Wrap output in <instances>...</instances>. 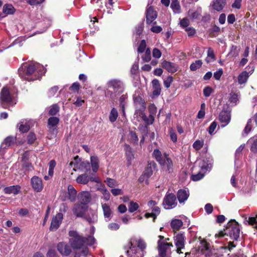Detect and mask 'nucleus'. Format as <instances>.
<instances>
[{
  "label": "nucleus",
  "instance_id": "37998d69",
  "mask_svg": "<svg viewBox=\"0 0 257 257\" xmlns=\"http://www.w3.org/2000/svg\"><path fill=\"white\" fill-rule=\"evenodd\" d=\"M143 61L149 62L151 59V52L150 48H147L145 54L142 56Z\"/></svg>",
  "mask_w": 257,
  "mask_h": 257
},
{
  "label": "nucleus",
  "instance_id": "774afa93",
  "mask_svg": "<svg viewBox=\"0 0 257 257\" xmlns=\"http://www.w3.org/2000/svg\"><path fill=\"white\" fill-rule=\"evenodd\" d=\"M217 126V123L215 121L212 122L208 127V132L211 135L214 132Z\"/></svg>",
  "mask_w": 257,
  "mask_h": 257
},
{
  "label": "nucleus",
  "instance_id": "4c0bfd02",
  "mask_svg": "<svg viewBox=\"0 0 257 257\" xmlns=\"http://www.w3.org/2000/svg\"><path fill=\"white\" fill-rule=\"evenodd\" d=\"M118 117V112L115 108H113L111 110L109 115V120L111 122H115Z\"/></svg>",
  "mask_w": 257,
  "mask_h": 257
},
{
  "label": "nucleus",
  "instance_id": "473e14b6",
  "mask_svg": "<svg viewBox=\"0 0 257 257\" xmlns=\"http://www.w3.org/2000/svg\"><path fill=\"white\" fill-rule=\"evenodd\" d=\"M4 191L7 194H14L16 195L18 194L20 191V187L18 186H12L8 187H6L4 189Z\"/></svg>",
  "mask_w": 257,
  "mask_h": 257
},
{
  "label": "nucleus",
  "instance_id": "5701e85b",
  "mask_svg": "<svg viewBox=\"0 0 257 257\" xmlns=\"http://www.w3.org/2000/svg\"><path fill=\"white\" fill-rule=\"evenodd\" d=\"M101 206L105 220L106 221H109L112 217V211H111L110 206L106 203H101Z\"/></svg>",
  "mask_w": 257,
  "mask_h": 257
},
{
  "label": "nucleus",
  "instance_id": "864d4df0",
  "mask_svg": "<svg viewBox=\"0 0 257 257\" xmlns=\"http://www.w3.org/2000/svg\"><path fill=\"white\" fill-rule=\"evenodd\" d=\"M248 223L254 228H257V214L255 217H250L248 218Z\"/></svg>",
  "mask_w": 257,
  "mask_h": 257
},
{
  "label": "nucleus",
  "instance_id": "79ce46f5",
  "mask_svg": "<svg viewBox=\"0 0 257 257\" xmlns=\"http://www.w3.org/2000/svg\"><path fill=\"white\" fill-rule=\"evenodd\" d=\"M146 177L149 178L153 174V170L152 168V164H148L147 167L143 174Z\"/></svg>",
  "mask_w": 257,
  "mask_h": 257
},
{
  "label": "nucleus",
  "instance_id": "3c124183",
  "mask_svg": "<svg viewBox=\"0 0 257 257\" xmlns=\"http://www.w3.org/2000/svg\"><path fill=\"white\" fill-rule=\"evenodd\" d=\"M204 172L201 171V172H199L197 174L192 175L191 176L192 180L197 181L202 179L204 176Z\"/></svg>",
  "mask_w": 257,
  "mask_h": 257
},
{
  "label": "nucleus",
  "instance_id": "e2e57ef3",
  "mask_svg": "<svg viewBox=\"0 0 257 257\" xmlns=\"http://www.w3.org/2000/svg\"><path fill=\"white\" fill-rule=\"evenodd\" d=\"M222 74L223 70L221 68H220L218 70L214 73L213 77L216 80H219L220 79V77L222 76Z\"/></svg>",
  "mask_w": 257,
  "mask_h": 257
},
{
  "label": "nucleus",
  "instance_id": "0eeeda50",
  "mask_svg": "<svg viewBox=\"0 0 257 257\" xmlns=\"http://www.w3.org/2000/svg\"><path fill=\"white\" fill-rule=\"evenodd\" d=\"M1 99L4 107H6L5 103L9 106H13L16 103L14 98L10 95L9 90L6 87L3 88L1 91Z\"/></svg>",
  "mask_w": 257,
  "mask_h": 257
},
{
  "label": "nucleus",
  "instance_id": "6e6d98bb",
  "mask_svg": "<svg viewBox=\"0 0 257 257\" xmlns=\"http://www.w3.org/2000/svg\"><path fill=\"white\" fill-rule=\"evenodd\" d=\"M173 81V77L169 76H168L165 80L164 81V86L167 88H168L171 86V83H172Z\"/></svg>",
  "mask_w": 257,
  "mask_h": 257
},
{
  "label": "nucleus",
  "instance_id": "72a5a7b5",
  "mask_svg": "<svg viewBox=\"0 0 257 257\" xmlns=\"http://www.w3.org/2000/svg\"><path fill=\"white\" fill-rule=\"evenodd\" d=\"M224 5V0H216L215 2H213L212 6L214 10L217 11H220L222 10Z\"/></svg>",
  "mask_w": 257,
  "mask_h": 257
},
{
  "label": "nucleus",
  "instance_id": "7ed1b4c3",
  "mask_svg": "<svg viewBox=\"0 0 257 257\" xmlns=\"http://www.w3.org/2000/svg\"><path fill=\"white\" fill-rule=\"evenodd\" d=\"M70 236L69 243L74 249H81V254L86 256L88 253V248L85 246L84 237L80 236L77 231L71 230L69 232Z\"/></svg>",
  "mask_w": 257,
  "mask_h": 257
},
{
  "label": "nucleus",
  "instance_id": "412c9836",
  "mask_svg": "<svg viewBox=\"0 0 257 257\" xmlns=\"http://www.w3.org/2000/svg\"><path fill=\"white\" fill-rule=\"evenodd\" d=\"M162 67L170 73H175L178 70V66L175 63L164 60L162 62Z\"/></svg>",
  "mask_w": 257,
  "mask_h": 257
},
{
  "label": "nucleus",
  "instance_id": "f8f14e48",
  "mask_svg": "<svg viewBox=\"0 0 257 257\" xmlns=\"http://www.w3.org/2000/svg\"><path fill=\"white\" fill-rule=\"evenodd\" d=\"M77 191L71 185H69L67 187V195H61V198L63 201H66L68 199L71 202H74L75 201L77 197Z\"/></svg>",
  "mask_w": 257,
  "mask_h": 257
},
{
  "label": "nucleus",
  "instance_id": "c03bdc74",
  "mask_svg": "<svg viewBox=\"0 0 257 257\" xmlns=\"http://www.w3.org/2000/svg\"><path fill=\"white\" fill-rule=\"evenodd\" d=\"M139 207V206L137 203L131 201L128 206V211L131 213L134 212L137 210Z\"/></svg>",
  "mask_w": 257,
  "mask_h": 257
},
{
  "label": "nucleus",
  "instance_id": "f3484780",
  "mask_svg": "<svg viewBox=\"0 0 257 257\" xmlns=\"http://www.w3.org/2000/svg\"><path fill=\"white\" fill-rule=\"evenodd\" d=\"M146 22L148 25L151 24L157 18V12L154 11L152 7H149L146 12Z\"/></svg>",
  "mask_w": 257,
  "mask_h": 257
},
{
  "label": "nucleus",
  "instance_id": "2f4dec72",
  "mask_svg": "<svg viewBox=\"0 0 257 257\" xmlns=\"http://www.w3.org/2000/svg\"><path fill=\"white\" fill-rule=\"evenodd\" d=\"M207 55V57L205 59L206 63H209L215 60L216 58L214 54V52L212 48H209L208 49Z\"/></svg>",
  "mask_w": 257,
  "mask_h": 257
},
{
  "label": "nucleus",
  "instance_id": "e433bc0d",
  "mask_svg": "<svg viewBox=\"0 0 257 257\" xmlns=\"http://www.w3.org/2000/svg\"><path fill=\"white\" fill-rule=\"evenodd\" d=\"M238 94L233 92L229 94V101L232 106L235 105L238 101Z\"/></svg>",
  "mask_w": 257,
  "mask_h": 257
},
{
  "label": "nucleus",
  "instance_id": "a878e982",
  "mask_svg": "<svg viewBox=\"0 0 257 257\" xmlns=\"http://www.w3.org/2000/svg\"><path fill=\"white\" fill-rule=\"evenodd\" d=\"M247 144L249 145L250 151L253 154H257V135L250 138Z\"/></svg>",
  "mask_w": 257,
  "mask_h": 257
},
{
  "label": "nucleus",
  "instance_id": "bf43d9fd",
  "mask_svg": "<svg viewBox=\"0 0 257 257\" xmlns=\"http://www.w3.org/2000/svg\"><path fill=\"white\" fill-rule=\"evenodd\" d=\"M157 107L154 104H151L149 106L150 115L154 116L157 112Z\"/></svg>",
  "mask_w": 257,
  "mask_h": 257
},
{
  "label": "nucleus",
  "instance_id": "680f3d73",
  "mask_svg": "<svg viewBox=\"0 0 257 257\" xmlns=\"http://www.w3.org/2000/svg\"><path fill=\"white\" fill-rule=\"evenodd\" d=\"M108 227L111 230H116L119 229V225L118 223L112 222L108 225Z\"/></svg>",
  "mask_w": 257,
  "mask_h": 257
},
{
  "label": "nucleus",
  "instance_id": "dca6fc26",
  "mask_svg": "<svg viewBox=\"0 0 257 257\" xmlns=\"http://www.w3.org/2000/svg\"><path fill=\"white\" fill-rule=\"evenodd\" d=\"M78 202L87 205L91 199V194L88 191H82L77 195Z\"/></svg>",
  "mask_w": 257,
  "mask_h": 257
},
{
  "label": "nucleus",
  "instance_id": "393cba45",
  "mask_svg": "<svg viewBox=\"0 0 257 257\" xmlns=\"http://www.w3.org/2000/svg\"><path fill=\"white\" fill-rule=\"evenodd\" d=\"M219 119L221 123H224L221 125L222 127L226 126L230 121V114L226 111H222L219 115Z\"/></svg>",
  "mask_w": 257,
  "mask_h": 257
},
{
  "label": "nucleus",
  "instance_id": "ea45409f",
  "mask_svg": "<svg viewBox=\"0 0 257 257\" xmlns=\"http://www.w3.org/2000/svg\"><path fill=\"white\" fill-rule=\"evenodd\" d=\"M14 8L12 5L7 4L4 6L3 11L6 14H12L14 12Z\"/></svg>",
  "mask_w": 257,
  "mask_h": 257
},
{
  "label": "nucleus",
  "instance_id": "4468645a",
  "mask_svg": "<svg viewBox=\"0 0 257 257\" xmlns=\"http://www.w3.org/2000/svg\"><path fill=\"white\" fill-rule=\"evenodd\" d=\"M63 218V215L61 213H57L53 217L51 221L50 230L51 231L56 230L60 226Z\"/></svg>",
  "mask_w": 257,
  "mask_h": 257
},
{
  "label": "nucleus",
  "instance_id": "0e129e2a",
  "mask_svg": "<svg viewBox=\"0 0 257 257\" xmlns=\"http://www.w3.org/2000/svg\"><path fill=\"white\" fill-rule=\"evenodd\" d=\"M169 133H170V138H171V139L172 140V141L173 142H177V135H176L175 132L173 130L171 129L170 130Z\"/></svg>",
  "mask_w": 257,
  "mask_h": 257
},
{
  "label": "nucleus",
  "instance_id": "4be33fe9",
  "mask_svg": "<svg viewBox=\"0 0 257 257\" xmlns=\"http://www.w3.org/2000/svg\"><path fill=\"white\" fill-rule=\"evenodd\" d=\"M59 119L56 117H51L48 119V125L49 130L52 132L54 136L56 135L57 130L56 126L58 123Z\"/></svg>",
  "mask_w": 257,
  "mask_h": 257
},
{
  "label": "nucleus",
  "instance_id": "a18cd8bd",
  "mask_svg": "<svg viewBox=\"0 0 257 257\" xmlns=\"http://www.w3.org/2000/svg\"><path fill=\"white\" fill-rule=\"evenodd\" d=\"M204 145L203 140H196L193 144V147L197 151L200 150Z\"/></svg>",
  "mask_w": 257,
  "mask_h": 257
},
{
  "label": "nucleus",
  "instance_id": "f704fd0d",
  "mask_svg": "<svg viewBox=\"0 0 257 257\" xmlns=\"http://www.w3.org/2000/svg\"><path fill=\"white\" fill-rule=\"evenodd\" d=\"M89 180L88 176L86 174H81L78 176L76 179V182L79 184H86Z\"/></svg>",
  "mask_w": 257,
  "mask_h": 257
},
{
  "label": "nucleus",
  "instance_id": "39448f33",
  "mask_svg": "<svg viewBox=\"0 0 257 257\" xmlns=\"http://www.w3.org/2000/svg\"><path fill=\"white\" fill-rule=\"evenodd\" d=\"M153 156L164 169L170 171L172 168V160L166 153L163 155L159 149H155L153 153Z\"/></svg>",
  "mask_w": 257,
  "mask_h": 257
},
{
  "label": "nucleus",
  "instance_id": "6e6552de",
  "mask_svg": "<svg viewBox=\"0 0 257 257\" xmlns=\"http://www.w3.org/2000/svg\"><path fill=\"white\" fill-rule=\"evenodd\" d=\"M185 236L183 233H178L174 236V242L177 253H182L181 250L185 247Z\"/></svg>",
  "mask_w": 257,
  "mask_h": 257
},
{
  "label": "nucleus",
  "instance_id": "6ab92c4d",
  "mask_svg": "<svg viewBox=\"0 0 257 257\" xmlns=\"http://www.w3.org/2000/svg\"><path fill=\"white\" fill-rule=\"evenodd\" d=\"M107 85L108 88H112L114 91H117L118 90L122 88V82L118 79H111L109 80Z\"/></svg>",
  "mask_w": 257,
  "mask_h": 257
},
{
  "label": "nucleus",
  "instance_id": "58836bf2",
  "mask_svg": "<svg viewBox=\"0 0 257 257\" xmlns=\"http://www.w3.org/2000/svg\"><path fill=\"white\" fill-rule=\"evenodd\" d=\"M19 131L22 133H26L30 130V126L27 123H24V121H21L18 124Z\"/></svg>",
  "mask_w": 257,
  "mask_h": 257
},
{
  "label": "nucleus",
  "instance_id": "338daca9",
  "mask_svg": "<svg viewBox=\"0 0 257 257\" xmlns=\"http://www.w3.org/2000/svg\"><path fill=\"white\" fill-rule=\"evenodd\" d=\"M102 198H103L105 201H107L109 200L110 194L107 189L105 190L102 193Z\"/></svg>",
  "mask_w": 257,
  "mask_h": 257
},
{
  "label": "nucleus",
  "instance_id": "7c9ffc66",
  "mask_svg": "<svg viewBox=\"0 0 257 257\" xmlns=\"http://www.w3.org/2000/svg\"><path fill=\"white\" fill-rule=\"evenodd\" d=\"M91 166L93 172H96L99 168L98 159L96 156H91L90 158Z\"/></svg>",
  "mask_w": 257,
  "mask_h": 257
},
{
  "label": "nucleus",
  "instance_id": "9b49d317",
  "mask_svg": "<svg viewBox=\"0 0 257 257\" xmlns=\"http://www.w3.org/2000/svg\"><path fill=\"white\" fill-rule=\"evenodd\" d=\"M247 69L248 72L243 71L238 76V82L239 84H243L246 82L249 76L253 72L254 67L253 65L249 64Z\"/></svg>",
  "mask_w": 257,
  "mask_h": 257
},
{
  "label": "nucleus",
  "instance_id": "f03ea898",
  "mask_svg": "<svg viewBox=\"0 0 257 257\" xmlns=\"http://www.w3.org/2000/svg\"><path fill=\"white\" fill-rule=\"evenodd\" d=\"M146 243L142 240H137L132 238L125 246V248L128 257H143L145 254Z\"/></svg>",
  "mask_w": 257,
  "mask_h": 257
},
{
  "label": "nucleus",
  "instance_id": "5fc2aeb1",
  "mask_svg": "<svg viewBox=\"0 0 257 257\" xmlns=\"http://www.w3.org/2000/svg\"><path fill=\"white\" fill-rule=\"evenodd\" d=\"M56 166V162L54 160H51L49 163V168L48 173L49 175L52 176L53 174V170Z\"/></svg>",
  "mask_w": 257,
  "mask_h": 257
},
{
  "label": "nucleus",
  "instance_id": "a19ab883",
  "mask_svg": "<svg viewBox=\"0 0 257 257\" xmlns=\"http://www.w3.org/2000/svg\"><path fill=\"white\" fill-rule=\"evenodd\" d=\"M202 65L201 60H196L195 62L192 63L190 66V69L191 71H195L201 67Z\"/></svg>",
  "mask_w": 257,
  "mask_h": 257
},
{
  "label": "nucleus",
  "instance_id": "20e7f679",
  "mask_svg": "<svg viewBox=\"0 0 257 257\" xmlns=\"http://www.w3.org/2000/svg\"><path fill=\"white\" fill-rule=\"evenodd\" d=\"M239 234L240 229L238 224L234 220H231L228 222L226 228L215 236L223 237L226 235L229 236L231 239L236 240L239 236Z\"/></svg>",
  "mask_w": 257,
  "mask_h": 257
},
{
  "label": "nucleus",
  "instance_id": "aec40b11",
  "mask_svg": "<svg viewBox=\"0 0 257 257\" xmlns=\"http://www.w3.org/2000/svg\"><path fill=\"white\" fill-rule=\"evenodd\" d=\"M57 249L63 255H68L71 251L69 245L64 242H59L57 244Z\"/></svg>",
  "mask_w": 257,
  "mask_h": 257
},
{
  "label": "nucleus",
  "instance_id": "052dcab7",
  "mask_svg": "<svg viewBox=\"0 0 257 257\" xmlns=\"http://www.w3.org/2000/svg\"><path fill=\"white\" fill-rule=\"evenodd\" d=\"M28 142L29 144H33L36 139L35 135L33 133H30L27 137Z\"/></svg>",
  "mask_w": 257,
  "mask_h": 257
},
{
  "label": "nucleus",
  "instance_id": "bb28decb",
  "mask_svg": "<svg viewBox=\"0 0 257 257\" xmlns=\"http://www.w3.org/2000/svg\"><path fill=\"white\" fill-rule=\"evenodd\" d=\"M189 196V194L188 190L180 189L178 191L177 197L180 203H183L187 200Z\"/></svg>",
  "mask_w": 257,
  "mask_h": 257
},
{
  "label": "nucleus",
  "instance_id": "49530a36",
  "mask_svg": "<svg viewBox=\"0 0 257 257\" xmlns=\"http://www.w3.org/2000/svg\"><path fill=\"white\" fill-rule=\"evenodd\" d=\"M105 182L106 183L108 186L110 188H113L117 186L116 181L115 180L110 178H107L105 180Z\"/></svg>",
  "mask_w": 257,
  "mask_h": 257
},
{
  "label": "nucleus",
  "instance_id": "69168bd1",
  "mask_svg": "<svg viewBox=\"0 0 257 257\" xmlns=\"http://www.w3.org/2000/svg\"><path fill=\"white\" fill-rule=\"evenodd\" d=\"M162 53L157 48H154L153 50V56L156 58H160L161 57Z\"/></svg>",
  "mask_w": 257,
  "mask_h": 257
},
{
  "label": "nucleus",
  "instance_id": "a211bd4d",
  "mask_svg": "<svg viewBox=\"0 0 257 257\" xmlns=\"http://www.w3.org/2000/svg\"><path fill=\"white\" fill-rule=\"evenodd\" d=\"M83 217L89 223H94L97 220V212L95 210L89 208Z\"/></svg>",
  "mask_w": 257,
  "mask_h": 257
},
{
  "label": "nucleus",
  "instance_id": "ddd939ff",
  "mask_svg": "<svg viewBox=\"0 0 257 257\" xmlns=\"http://www.w3.org/2000/svg\"><path fill=\"white\" fill-rule=\"evenodd\" d=\"M199 166L202 172L209 171L212 168V159L210 158H203L198 160Z\"/></svg>",
  "mask_w": 257,
  "mask_h": 257
},
{
  "label": "nucleus",
  "instance_id": "8fccbe9b",
  "mask_svg": "<svg viewBox=\"0 0 257 257\" xmlns=\"http://www.w3.org/2000/svg\"><path fill=\"white\" fill-rule=\"evenodd\" d=\"M59 110V107L57 104H54L51 106L49 111L50 115H55Z\"/></svg>",
  "mask_w": 257,
  "mask_h": 257
},
{
  "label": "nucleus",
  "instance_id": "423d86ee",
  "mask_svg": "<svg viewBox=\"0 0 257 257\" xmlns=\"http://www.w3.org/2000/svg\"><path fill=\"white\" fill-rule=\"evenodd\" d=\"M157 244L159 254L161 257H166L171 254V248L173 247L172 243H166L165 240L159 239Z\"/></svg>",
  "mask_w": 257,
  "mask_h": 257
},
{
  "label": "nucleus",
  "instance_id": "4d7b16f0",
  "mask_svg": "<svg viewBox=\"0 0 257 257\" xmlns=\"http://www.w3.org/2000/svg\"><path fill=\"white\" fill-rule=\"evenodd\" d=\"M146 41L144 40H142L141 43L139 46L138 49V51L139 53H143L146 49Z\"/></svg>",
  "mask_w": 257,
  "mask_h": 257
},
{
  "label": "nucleus",
  "instance_id": "f257e3e1",
  "mask_svg": "<svg viewBox=\"0 0 257 257\" xmlns=\"http://www.w3.org/2000/svg\"><path fill=\"white\" fill-rule=\"evenodd\" d=\"M45 71L43 66L38 63L23 64L18 70L20 77L28 81L39 79Z\"/></svg>",
  "mask_w": 257,
  "mask_h": 257
},
{
  "label": "nucleus",
  "instance_id": "cd10ccee",
  "mask_svg": "<svg viewBox=\"0 0 257 257\" xmlns=\"http://www.w3.org/2000/svg\"><path fill=\"white\" fill-rule=\"evenodd\" d=\"M152 85L153 88V95L156 96H159L161 91L159 81L157 79H154L152 81Z\"/></svg>",
  "mask_w": 257,
  "mask_h": 257
},
{
  "label": "nucleus",
  "instance_id": "c9c22d12",
  "mask_svg": "<svg viewBox=\"0 0 257 257\" xmlns=\"http://www.w3.org/2000/svg\"><path fill=\"white\" fill-rule=\"evenodd\" d=\"M182 225L183 222L180 219H173L171 222V226L174 230H179Z\"/></svg>",
  "mask_w": 257,
  "mask_h": 257
},
{
  "label": "nucleus",
  "instance_id": "de8ad7c7",
  "mask_svg": "<svg viewBox=\"0 0 257 257\" xmlns=\"http://www.w3.org/2000/svg\"><path fill=\"white\" fill-rule=\"evenodd\" d=\"M128 138L132 143H136L138 141V138L136 133L130 132L128 135Z\"/></svg>",
  "mask_w": 257,
  "mask_h": 257
},
{
  "label": "nucleus",
  "instance_id": "13d9d810",
  "mask_svg": "<svg viewBox=\"0 0 257 257\" xmlns=\"http://www.w3.org/2000/svg\"><path fill=\"white\" fill-rule=\"evenodd\" d=\"M213 92V89L209 86L205 87L203 89V94L205 97H209Z\"/></svg>",
  "mask_w": 257,
  "mask_h": 257
},
{
  "label": "nucleus",
  "instance_id": "603ef678",
  "mask_svg": "<svg viewBox=\"0 0 257 257\" xmlns=\"http://www.w3.org/2000/svg\"><path fill=\"white\" fill-rule=\"evenodd\" d=\"M85 245H92L95 243V239L92 236H89L87 238L84 237Z\"/></svg>",
  "mask_w": 257,
  "mask_h": 257
},
{
  "label": "nucleus",
  "instance_id": "c756f323",
  "mask_svg": "<svg viewBox=\"0 0 257 257\" xmlns=\"http://www.w3.org/2000/svg\"><path fill=\"white\" fill-rule=\"evenodd\" d=\"M201 9L200 8H197L195 11L190 10L188 12V16L192 19H198L201 16Z\"/></svg>",
  "mask_w": 257,
  "mask_h": 257
},
{
  "label": "nucleus",
  "instance_id": "1a4fd4ad",
  "mask_svg": "<svg viewBox=\"0 0 257 257\" xmlns=\"http://www.w3.org/2000/svg\"><path fill=\"white\" fill-rule=\"evenodd\" d=\"M163 205L166 209H170L174 208L177 205L175 195L173 193L166 194L164 198Z\"/></svg>",
  "mask_w": 257,
  "mask_h": 257
},
{
  "label": "nucleus",
  "instance_id": "2eb2a0df",
  "mask_svg": "<svg viewBox=\"0 0 257 257\" xmlns=\"http://www.w3.org/2000/svg\"><path fill=\"white\" fill-rule=\"evenodd\" d=\"M31 183L32 188L36 192H40L43 188L42 180L37 176H34L31 178Z\"/></svg>",
  "mask_w": 257,
  "mask_h": 257
},
{
  "label": "nucleus",
  "instance_id": "c85d7f7f",
  "mask_svg": "<svg viewBox=\"0 0 257 257\" xmlns=\"http://www.w3.org/2000/svg\"><path fill=\"white\" fill-rule=\"evenodd\" d=\"M16 141V138L14 137H8L2 143L1 148L5 149L7 147L11 146Z\"/></svg>",
  "mask_w": 257,
  "mask_h": 257
},
{
  "label": "nucleus",
  "instance_id": "09e8293b",
  "mask_svg": "<svg viewBox=\"0 0 257 257\" xmlns=\"http://www.w3.org/2000/svg\"><path fill=\"white\" fill-rule=\"evenodd\" d=\"M171 7L175 13H179L180 12V6L179 2L172 3Z\"/></svg>",
  "mask_w": 257,
  "mask_h": 257
},
{
  "label": "nucleus",
  "instance_id": "9d476101",
  "mask_svg": "<svg viewBox=\"0 0 257 257\" xmlns=\"http://www.w3.org/2000/svg\"><path fill=\"white\" fill-rule=\"evenodd\" d=\"M89 208L86 205L78 202L74 204L72 211L77 217H82Z\"/></svg>",
  "mask_w": 257,
  "mask_h": 257
},
{
  "label": "nucleus",
  "instance_id": "b1692460",
  "mask_svg": "<svg viewBox=\"0 0 257 257\" xmlns=\"http://www.w3.org/2000/svg\"><path fill=\"white\" fill-rule=\"evenodd\" d=\"M124 150L127 162V166L131 165L132 161L135 159V155L132 151V148L128 145H125Z\"/></svg>",
  "mask_w": 257,
  "mask_h": 257
}]
</instances>
